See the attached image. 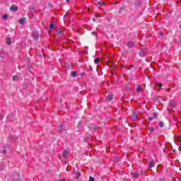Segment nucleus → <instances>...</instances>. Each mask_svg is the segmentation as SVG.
<instances>
[{"label":"nucleus","mask_w":181,"mask_h":181,"mask_svg":"<svg viewBox=\"0 0 181 181\" xmlns=\"http://www.w3.org/2000/svg\"><path fill=\"white\" fill-rule=\"evenodd\" d=\"M101 5H104V3H101Z\"/></svg>","instance_id":"obj_28"},{"label":"nucleus","mask_w":181,"mask_h":181,"mask_svg":"<svg viewBox=\"0 0 181 181\" xmlns=\"http://www.w3.org/2000/svg\"><path fill=\"white\" fill-rule=\"evenodd\" d=\"M133 177H138V173H132Z\"/></svg>","instance_id":"obj_14"},{"label":"nucleus","mask_w":181,"mask_h":181,"mask_svg":"<svg viewBox=\"0 0 181 181\" xmlns=\"http://www.w3.org/2000/svg\"><path fill=\"white\" fill-rule=\"evenodd\" d=\"M148 119H149V121H152V119H153V118H152V117H148Z\"/></svg>","instance_id":"obj_25"},{"label":"nucleus","mask_w":181,"mask_h":181,"mask_svg":"<svg viewBox=\"0 0 181 181\" xmlns=\"http://www.w3.org/2000/svg\"><path fill=\"white\" fill-rule=\"evenodd\" d=\"M155 166V161H151L150 163H149V168L150 169H152V168H153Z\"/></svg>","instance_id":"obj_6"},{"label":"nucleus","mask_w":181,"mask_h":181,"mask_svg":"<svg viewBox=\"0 0 181 181\" xmlns=\"http://www.w3.org/2000/svg\"><path fill=\"white\" fill-rule=\"evenodd\" d=\"M113 98H114V96L112 95H109L107 96V100H108V101H111V100H112Z\"/></svg>","instance_id":"obj_8"},{"label":"nucleus","mask_w":181,"mask_h":181,"mask_svg":"<svg viewBox=\"0 0 181 181\" xmlns=\"http://www.w3.org/2000/svg\"><path fill=\"white\" fill-rule=\"evenodd\" d=\"M13 81H16V80H18V76H14L13 77Z\"/></svg>","instance_id":"obj_21"},{"label":"nucleus","mask_w":181,"mask_h":181,"mask_svg":"<svg viewBox=\"0 0 181 181\" xmlns=\"http://www.w3.org/2000/svg\"><path fill=\"white\" fill-rule=\"evenodd\" d=\"M71 76H72L73 77H76V76H77V72H76V71H73V72L71 73Z\"/></svg>","instance_id":"obj_16"},{"label":"nucleus","mask_w":181,"mask_h":181,"mask_svg":"<svg viewBox=\"0 0 181 181\" xmlns=\"http://www.w3.org/2000/svg\"><path fill=\"white\" fill-rule=\"evenodd\" d=\"M95 18H101V16L99 14H95Z\"/></svg>","instance_id":"obj_23"},{"label":"nucleus","mask_w":181,"mask_h":181,"mask_svg":"<svg viewBox=\"0 0 181 181\" xmlns=\"http://www.w3.org/2000/svg\"><path fill=\"white\" fill-rule=\"evenodd\" d=\"M137 118H138V116L136 115H133V117H132V119H133V121H136V119H137Z\"/></svg>","instance_id":"obj_15"},{"label":"nucleus","mask_w":181,"mask_h":181,"mask_svg":"<svg viewBox=\"0 0 181 181\" xmlns=\"http://www.w3.org/2000/svg\"><path fill=\"white\" fill-rule=\"evenodd\" d=\"M93 21L94 22H95V18H93Z\"/></svg>","instance_id":"obj_27"},{"label":"nucleus","mask_w":181,"mask_h":181,"mask_svg":"<svg viewBox=\"0 0 181 181\" xmlns=\"http://www.w3.org/2000/svg\"><path fill=\"white\" fill-rule=\"evenodd\" d=\"M151 131H153V129H151Z\"/></svg>","instance_id":"obj_30"},{"label":"nucleus","mask_w":181,"mask_h":181,"mask_svg":"<svg viewBox=\"0 0 181 181\" xmlns=\"http://www.w3.org/2000/svg\"><path fill=\"white\" fill-rule=\"evenodd\" d=\"M156 86H158V87H162V83H157Z\"/></svg>","instance_id":"obj_22"},{"label":"nucleus","mask_w":181,"mask_h":181,"mask_svg":"<svg viewBox=\"0 0 181 181\" xmlns=\"http://www.w3.org/2000/svg\"><path fill=\"white\" fill-rule=\"evenodd\" d=\"M16 177H17V180H18V181H20L21 180V175H19V174H16Z\"/></svg>","instance_id":"obj_17"},{"label":"nucleus","mask_w":181,"mask_h":181,"mask_svg":"<svg viewBox=\"0 0 181 181\" xmlns=\"http://www.w3.org/2000/svg\"><path fill=\"white\" fill-rule=\"evenodd\" d=\"M89 181H94V177H89Z\"/></svg>","instance_id":"obj_24"},{"label":"nucleus","mask_w":181,"mask_h":181,"mask_svg":"<svg viewBox=\"0 0 181 181\" xmlns=\"http://www.w3.org/2000/svg\"><path fill=\"white\" fill-rule=\"evenodd\" d=\"M76 179H78V177H80V176H81V174L79 172H76Z\"/></svg>","instance_id":"obj_13"},{"label":"nucleus","mask_w":181,"mask_h":181,"mask_svg":"<svg viewBox=\"0 0 181 181\" xmlns=\"http://www.w3.org/2000/svg\"><path fill=\"white\" fill-rule=\"evenodd\" d=\"M62 156L63 158H67V156H69V152L67 151H63Z\"/></svg>","instance_id":"obj_5"},{"label":"nucleus","mask_w":181,"mask_h":181,"mask_svg":"<svg viewBox=\"0 0 181 181\" xmlns=\"http://www.w3.org/2000/svg\"><path fill=\"white\" fill-rule=\"evenodd\" d=\"M163 125H164V124L163 122H159V127H160L162 128V127H163Z\"/></svg>","instance_id":"obj_18"},{"label":"nucleus","mask_w":181,"mask_h":181,"mask_svg":"<svg viewBox=\"0 0 181 181\" xmlns=\"http://www.w3.org/2000/svg\"><path fill=\"white\" fill-rule=\"evenodd\" d=\"M49 29H50L51 30H53V29H54V24L51 23V24L49 25Z\"/></svg>","instance_id":"obj_11"},{"label":"nucleus","mask_w":181,"mask_h":181,"mask_svg":"<svg viewBox=\"0 0 181 181\" xmlns=\"http://www.w3.org/2000/svg\"><path fill=\"white\" fill-rule=\"evenodd\" d=\"M139 56H141V57H144V56H145L146 54V49H142L139 53Z\"/></svg>","instance_id":"obj_1"},{"label":"nucleus","mask_w":181,"mask_h":181,"mask_svg":"<svg viewBox=\"0 0 181 181\" xmlns=\"http://www.w3.org/2000/svg\"><path fill=\"white\" fill-rule=\"evenodd\" d=\"M92 34L94 35V32H92Z\"/></svg>","instance_id":"obj_29"},{"label":"nucleus","mask_w":181,"mask_h":181,"mask_svg":"<svg viewBox=\"0 0 181 181\" xmlns=\"http://www.w3.org/2000/svg\"><path fill=\"white\" fill-rule=\"evenodd\" d=\"M67 4H69L70 2V0H66Z\"/></svg>","instance_id":"obj_26"},{"label":"nucleus","mask_w":181,"mask_h":181,"mask_svg":"<svg viewBox=\"0 0 181 181\" xmlns=\"http://www.w3.org/2000/svg\"><path fill=\"white\" fill-rule=\"evenodd\" d=\"M10 10L12 11L13 12H16V11H18V6H11L10 7Z\"/></svg>","instance_id":"obj_3"},{"label":"nucleus","mask_w":181,"mask_h":181,"mask_svg":"<svg viewBox=\"0 0 181 181\" xmlns=\"http://www.w3.org/2000/svg\"><path fill=\"white\" fill-rule=\"evenodd\" d=\"M84 74H86L85 73L83 74V76H84Z\"/></svg>","instance_id":"obj_31"},{"label":"nucleus","mask_w":181,"mask_h":181,"mask_svg":"<svg viewBox=\"0 0 181 181\" xmlns=\"http://www.w3.org/2000/svg\"><path fill=\"white\" fill-rule=\"evenodd\" d=\"M33 35L35 39H39V34L37 33H33Z\"/></svg>","instance_id":"obj_7"},{"label":"nucleus","mask_w":181,"mask_h":181,"mask_svg":"<svg viewBox=\"0 0 181 181\" xmlns=\"http://www.w3.org/2000/svg\"><path fill=\"white\" fill-rule=\"evenodd\" d=\"M19 23L21 25H25V23H26V18H23L19 20Z\"/></svg>","instance_id":"obj_4"},{"label":"nucleus","mask_w":181,"mask_h":181,"mask_svg":"<svg viewBox=\"0 0 181 181\" xmlns=\"http://www.w3.org/2000/svg\"><path fill=\"white\" fill-rule=\"evenodd\" d=\"M3 153H5V151H4Z\"/></svg>","instance_id":"obj_32"},{"label":"nucleus","mask_w":181,"mask_h":181,"mask_svg":"<svg viewBox=\"0 0 181 181\" xmlns=\"http://www.w3.org/2000/svg\"><path fill=\"white\" fill-rule=\"evenodd\" d=\"M144 91V89H142V88H141V86H139L136 89V93H141Z\"/></svg>","instance_id":"obj_9"},{"label":"nucleus","mask_w":181,"mask_h":181,"mask_svg":"<svg viewBox=\"0 0 181 181\" xmlns=\"http://www.w3.org/2000/svg\"><path fill=\"white\" fill-rule=\"evenodd\" d=\"M6 43L7 45H11L12 42L11 41V38H7L6 39Z\"/></svg>","instance_id":"obj_10"},{"label":"nucleus","mask_w":181,"mask_h":181,"mask_svg":"<svg viewBox=\"0 0 181 181\" xmlns=\"http://www.w3.org/2000/svg\"><path fill=\"white\" fill-rule=\"evenodd\" d=\"M94 63H95V64H98V63H100V59H98V58L95 59Z\"/></svg>","instance_id":"obj_12"},{"label":"nucleus","mask_w":181,"mask_h":181,"mask_svg":"<svg viewBox=\"0 0 181 181\" xmlns=\"http://www.w3.org/2000/svg\"><path fill=\"white\" fill-rule=\"evenodd\" d=\"M3 19H4V20H6V19H8V15H4L3 16Z\"/></svg>","instance_id":"obj_20"},{"label":"nucleus","mask_w":181,"mask_h":181,"mask_svg":"<svg viewBox=\"0 0 181 181\" xmlns=\"http://www.w3.org/2000/svg\"><path fill=\"white\" fill-rule=\"evenodd\" d=\"M153 116L154 118H156V117H158V113L157 112H153Z\"/></svg>","instance_id":"obj_19"},{"label":"nucleus","mask_w":181,"mask_h":181,"mask_svg":"<svg viewBox=\"0 0 181 181\" xmlns=\"http://www.w3.org/2000/svg\"><path fill=\"white\" fill-rule=\"evenodd\" d=\"M134 43L132 41H130L127 43V47H129V49L134 47Z\"/></svg>","instance_id":"obj_2"}]
</instances>
